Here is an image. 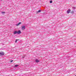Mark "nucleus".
<instances>
[{"mask_svg": "<svg viewBox=\"0 0 76 76\" xmlns=\"http://www.w3.org/2000/svg\"><path fill=\"white\" fill-rule=\"evenodd\" d=\"M17 33L18 34H20L21 33V31L20 30H19L18 31H17Z\"/></svg>", "mask_w": 76, "mask_h": 76, "instance_id": "obj_5", "label": "nucleus"}, {"mask_svg": "<svg viewBox=\"0 0 76 76\" xmlns=\"http://www.w3.org/2000/svg\"><path fill=\"white\" fill-rule=\"evenodd\" d=\"M50 3H53V1H50Z\"/></svg>", "mask_w": 76, "mask_h": 76, "instance_id": "obj_11", "label": "nucleus"}, {"mask_svg": "<svg viewBox=\"0 0 76 76\" xmlns=\"http://www.w3.org/2000/svg\"><path fill=\"white\" fill-rule=\"evenodd\" d=\"M18 40H19L16 39L15 41V42H17V41H18Z\"/></svg>", "mask_w": 76, "mask_h": 76, "instance_id": "obj_9", "label": "nucleus"}, {"mask_svg": "<svg viewBox=\"0 0 76 76\" xmlns=\"http://www.w3.org/2000/svg\"><path fill=\"white\" fill-rule=\"evenodd\" d=\"M4 52H0V56H4Z\"/></svg>", "mask_w": 76, "mask_h": 76, "instance_id": "obj_2", "label": "nucleus"}, {"mask_svg": "<svg viewBox=\"0 0 76 76\" xmlns=\"http://www.w3.org/2000/svg\"><path fill=\"white\" fill-rule=\"evenodd\" d=\"M23 58H25V56H23Z\"/></svg>", "mask_w": 76, "mask_h": 76, "instance_id": "obj_15", "label": "nucleus"}, {"mask_svg": "<svg viewBox=\"0 0 76 76\" xmlns=\"http://www.w3.org/2000/svg\"><path fill=\"white\" fill-rule=\"evenodd\" d=\"M71 13H74V11H72Z\"/></svg>", "mask_w": 76, "mask_h": 76, "instance_id": "obj_13", "label": "nucleus"}, {"mask_svg": "<svg viewBox=\"0 0 76 76\" xmlns=\"http://www.w3.org/2000/svg\"><path fill=\"white\" fill-rule=\"evenodd\" d=\"M72 9H73L74 10H75V7H72Z\"/></svg>", "mask_w": 76, "mask_h": 76, "instance_id": "obj_12", "label": "nucleus"}, {"mask_svg": "<svg viewBox=\"0 0 76 76\" xmlns=\"http://www.w3.org/2000/svg\"><path fill=\"white\" fill-rule=\"evenodd\" d=\"M25 26H21V28L22 29V30H24V29H25Z\"/></svg>", "mask_w": 76, "mask_h": 76, "instance_id": "obj_1", "label": "nucleus"}, {"mask_svg": "<svg viewBox=\"0 0 76 76\" xmlns=\"http://www.w3.org/2000/svg\"><path fill=\"white\" fill-rule=\"evenodd\" d=\"M13 61V60L11 61V62H12V61Z\"/></svg>", "mask_w": 76, "mask_h": 76, "instance_id": "obj_16", "label": "nucleus"}, {"mask_svg": "<svg viewBox=\"0 0 76 76\" xmlns=\"http://www.w3.org/2000/svg\"><path fill=\"white\" fill-rule=\"evenodd\" d=\"M5 13V12H1V13Z\"/></svg>", "mask_w": 76, "mask_h": 76, "instance_id": "obj_14", "label": "nucleus"}, {"mask_svg": "<svg viewBox=\"0 0 76 76\" xmlns=\"http://www.w3.org/2000/svg\"><path fill=\"white\" fill-rule=\"evenodd\" d=\"M21 23H22L21 22H20L18 23L16 25V26H19V25H20V24H21Z\"/></svg>", "mask_w": 76, "mask_h": 76, "instance_id": "obj_4", "label": "nucleus"}, {"mask_svg": "<svg viewBox=\"0 0 76 76\" xmlns=\"http://www.w3.org/2000/svg\"><path fill=\"white\" fill-rule=\"evenodd\" d=\"M41 12V10H39L37 12V13H40Z\"/></svg>", "mask_w": 76, "mask_h": 76, "instance_id": "obj_8", "label": "nucleus"}, {"mask_svg": "<svg viewBox=\"0 0 76 76\" xmlns=\"http://www.w3.org/2000/svg\"><path fill=\"white\" fill-rule=\"evenodd\" d=\"M18 66L19 65H15V67H18Z\"/></svg>", "mask_w": 76, "mask_h": 76, "instance_id": "obj_10", "label": "nucleus"}, {"mask_svg": "<svg viewBox=\"0 0 76 76\" xmlns=\"http://www.w3.org/2000/svg\"><path fill=\"white\" fill-rule=\"evenodd\" d=\"M70 12H71V10H68L67 11V13L68 14L69 13H70Z\"/></svg>", "mask_w": 76, "mask_h": 76, "instance_id": "obj_3", "label": "nucleus"}, {"mask_svg": "<svg viewBox=\"0 0 76 76\" xmlns=\"http://www.w3.org/2000/svg\"><path fill=\"white\" fill-rule=\"evenodd\" d=\"M36 62L37 63H38V62H39V61L38 59H36Z\"/></svg>", "mask_w": 76, "mask_h": 76, "instance_id": "obj_7", "label": "nucleus"}, {"mask_svg": "<svg viewBox=\"0 0 76 76\" xmlns=\"http://www.w3.org/2000/svg\"><path fill=\"white\" fill-rule=\"evenodd\" d=\"M75 76H76V75Z\"/></svg>", "mask_w": 76, "mask_h": 76, "instance_id": "obj_17", "label": "nucleus"}, {"mask_svg": "<svg viewBox=\"0 0 76 76\" xmlns=\"http://www.w3.org/2000/svg\"><path fill=\"white\" fill-rule=\"evenodd\" d=\"M18 33V31H15L14 32V34H16Z\"/></svg>", "mask_w": 76, "mask_h": 76, "instance_id": "obj_6", "label": "nucleus"}]
</instances>
